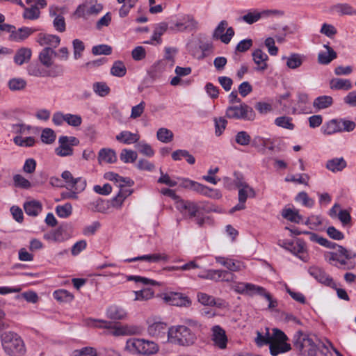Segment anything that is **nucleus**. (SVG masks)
I'll list each match as a JSON object with an SVG mask.
<instances>
[{"instance_id": "6e6d98bb", "label": "nucleus", "mask_w": 356, "mask_h": 356, "mask_svg": "<svg viewBox=\"0 0 356 356\" xmlns=\"http://www.w3.org/2000/svg\"><path fill=\"white\" fill-rule=\"evenodd\" d=\"M235 141L240 145L247 146L251 141V137L246 131H241L236 134Z\"/></svg>"}, {"instance_id": "c756f323", "label": "nucleus", "mask_w": 356, "mask_h": 356, "mask_svg": "<svg viewBox=\"0 0 356 356\" xmlns=\"http://www.w3.org/2000/svg\"><path fill=\"white\" fill-rule=\"evenodd\" d=\"M117 161V156L114 150L109 148H103L100 149L98 154V161L99 163H113Z\"/></svg>"}, {"instance_id": "f704fd0d", "label": "nucleus", "mask_w": 356, "mask_h": 356, "mask_svg": "<svg viewBox=\"0 0 356 356\" xmlns=\"http://www.w3.org/2000/svg\"><path fill=\"white\" fill-rule=\"evenodd\" d=\"M69 237V234L63 227H58L57 229L45 236L47 239L54 242H63L68 239Z\"/></svg>"}, {"instance_id": "864d4df0", "label": "nucleus", "mask_w": 356, "mask_h": 356, "mask_svg": "<svg viewBox=\"0 0 356 356\" xmlns=\"http://www.w3.org/2000/svg\"><path fill=\"white\" fill-rule=\"evenodd\" d=\"M275 124L280 127L292 130L294 124L291 122V118L287 116H282L275 120Z\"/></svg>"}, {"instance_id": "58836bf2", "label": "nucleus", "mask_w": 356, "mask_h": 356, "mask_svg": "<svg viewBox=\"0 0 356 356\" xmlns=\"http://www.w3.org/2000/svg\"><path fill=\"white\" fill-rule=\"evenodd\" d=\"M333 104V99L331 96L323 95L316 98L313 102L314 108L321 110L331 106Z\"/></svg>"}, {"instance_id": "052dcab7", "label": "nucleus", "mask_w": 356, "mask_h": 356, "mask_svg": "<svg viewBox=\"0 0 356 356\" xmlns=\"http://www.w3.org/2000/svg\"><path fill=\"white\" fill-rule=\"evenodd\" d=\"M14 143L21 147H31L35 143V139L33 137L22 138L17 136L13 139Z\"/></svg>"}, {"instance_id": "2f4dec72", "label": "nucleus", "mask_w": 356, "mask_h": 356, "mask_svg": "<svg viewBox=\"0 0 356 356\" xmlns=\"http://www.w3.org/2000/svg\"><path fill=\"white\" fill-rule=\"evenodd\" d=\"M252 57L258 70H265L267 68L266 60L268 57L266 53L258 49L253 51Z\"/></svg>"}, {"instance_id": "4d7b16f0", "label": "nucleus", "mask_w": 356, "mask_h": 356, "mask_svg": "<svg viewBox=\"0 0 356 356\" xmlns=\"http://www.w3.org/2000/svg\"><path fill=\"white\" fill-rule=\"evenodd\" d=\"M56 139V134L54 131L50 128H45L42 131L41 140L44 143L51 144L54 142Z\"/></svg>"}, {"instance_id": "ea45409f", "label": "nucleus", "mask_w": 356, "mask_h": 356, "mask_svg": "<svg viewBox=\"0 0 356 356\" xmlns=\"http://www.w3.org/2000/svg\"><path fill=\"white\" fill-rule=\"evenodd\" d=\"M331 89L334 90H349L352 88V83L348 79H332L330 82Z\"/></svg>"}, {"instance_id": "13d9d810", "label": "nucleus", "mask_w": 356, "mask_h": 356, "mask_svg": "<svg viewBox=\"0 0 356 356\" xmlns=\"http://www.w3.org/2000/svg\"><path fill=\"white\" fill-rule=\"evenodd\" d=\"M266 332L265 333V334H263L259 332H257V338L255 339V341L259 346H261L266 344H270V343L271 342V338L268 328H266Z\"/></svg>"}, {"instance_id": "0e129e2a", "label": "nucleus", "mask_w": 356, "mask_h": 356, "mask_svg": "<svg viewBox=\"0 0 356 356\" xmlns=\"http://www.w3.org/2000/svg\"><path fill=\"white\" fill-rule=\"evenodd\" d=\"M190 185L193 187L194 191L205 195L210 196V193L213 191L212 189L207 186L193 181H190Z\"/></svg>"}, {"instance_id": "7c9ffc66", "label": "nucleus", "mask_w": 356, "mask_h": 356, "mask_svg": "<svg viewBox=\"0 0 356 356\" xmlns=\"http://www.w3.org/2000/svg\"><path fill=\"white\" fill-rule=\"evenodd\" d=\"M346 166V161L342 157L330 159L325 165L326 168L332 172L342 171Z\"/></svg>"}, {"instance_id": "2eb2a0df", "label": "nucleus", "mask_w": 356, "mask_h": 356, "mask_svg": "<svg viewBox=\"0 0 356 356\" xmlns=\"http://www.w3.org/2000/svg\"><path fill=\"white\" fill-rule=\"evenodd\" d=\"M163 300L169 305L177 307H189L191 301L179 293H169L164 296Z\"/></svg>"}, {"instance_id": "e433bc0d", "label": "nucleus", "mask_w": 356, "mask_h": 356, "mask_svg": "<svg viewBox=\"0 0 356 356\" xmlns=\"http://www.w3.org/2000/svg\"><path fill=\"white\" fill-rule=\"evenodd\" d=\"M140 138L138 134H134L128 131H123L116 136V140L124 144L137 143Z\"/></svg>"}, {"instance_id": "f03ea898", "label": "nucleus", "mask_w": 356, "mask_h": 356, "mask_svg": "<svg viewBox=\"0 0 356 356\" xmlns=\"http://www.w3.org/2000/svg\"><path fill=\"white\" fill-rule=\"evenodd\" d=\"M3 350L8 356H22L26 353V347L21 337L11 331L3 332L0 336Z\"/></svg>"}, {"instance_id": "f257e3e1", "label": "nucleus", "mask_w": 356, "mask_h": 356, "mask_svg": "<svg viewBox=\"0 0 356 356\" xmlns=\"http://www.w3.org/2000/svg\"><path fill=\"white\" fill-rule=\"evenodd\" d=\"M168 341L181 346H190L193 345L196 340V334L186 325H174L168 330Z\"/></svg>"}, {"instance_id": "473e14b6", "label": "nucleus", "mask_w": 356, "mask_h": 356, "mask_svg": "<svg viewBox=\"0 0 356 356\" xmlns=\"http://www.w3.org/2000/svg\"><path fill=\"white\" fill-rule=\"evenodd\" d=\"M104 177L110 181H114L117 187L123 188L125 186H131L134 181L129 178H124L114 172H107L105 174Z\"/></svg>"}, {"instance_id": "423d86ee", "label": "nucleus", "mask_w": 356, "mask_h": 356, "mask_svg": "<svg viewBox=\"0 0 356 356\" xmlns=\"http://www.w3.org/2000/svg\"><path fill=\"white\" fill-rule=\"evenodd\" d=\"M87 326L95 328L107 329V334L115 337L124 336L132 333L131 330L127 325H117L113 323L102 319L88 318L86 320Z\"/></svg>"}, {"instance_id": "bb28decb", "label": "nucleus", "mask_w": 356, "mask_h": 356, "mask_svg": "<svg viewBox=\"0 0 356 356\" xmlns=\"http://www.w3.org/2000/svg\"><path fill=\"white\" fill-rule=\"evenodd\" d=\"M169 259V257L164 253H156L152 254H147L140 257H137L131 259H127L125 260L127 262H133L136 261H146L148 262H159V261H167Z\"/></svg>"}, {"instance_id": "4468645a", "label": "nucleus", "mask_w": 356, "mask_h": 356, "mask_svg": "<svg viewBox=\"0 0 356 356\" xmlns=\"http://www.w3.org/2000/svg\"><path fill=\"white\" fill-rule=\"evenodd\" d=\"M211 340L216 347L225 349L227 347V337L225 331L219 325H215L211 328Z\"/></svg>"}, {"instance_id": "20e7f679", "label": "nucleus", "mask_w": 356, "mask_h": 356, "mask_svg": "<svg viewBox=\"0 0 356 356\" xmlns=\"http://www.w3.org/2000/svg\"><path fill=\"white\" fill-rule=\"evenodd\" d=\"M125 348L132 354L147 356L154 355L159 350V346L155 342L137 338L128 339Z\"/></svg>"}, {"instance_id": "1a4fd4ad", "label": "nucleus", "mask_w": 356, "mask_h": 356, "mask_svg": "<svg viewBox=\"0 0 356 356\" xmlns=\"http://www.w3.org/2000/svg\"><path fill=\"white\" fill-rule=\"evenodd\" d=\"M41 63H32L27 68L29 74L36 77H56L61 76L63 70L61 66L56 65L51 70L44 69Z\"/></svg>"}, {"instance_id": "bf43d9fd", "label": "nucleus", "mask_w": 356, "mask_h": 356, "mask_svg": "<svg viewBox=\"0 0 356 356\" xmlns=\"http://www.w3.org/2000/svg\"><path fill=\"white\" fill-rule=\"evenodd\" d=\"M72 45L74 50V57L76 60H77L81 57L82 53L85 49V45L83 42L79 39L74 40L72 42Z\"/></svg>"}, {"instance_id": "6ab92c4d", "label": "nucleus", "mask_w": 356, "mask_h": 356, "mask_svg": "<svg viewBox=\"0 0 356 356\" xmlns=\"http://www.w3.org/2000/svg\"><path fill=\"white\" fill-rule=\"evenodd\" d=\"M57 53L51 47H44L38 55L40 63L46 68H50L54 64V59Z\"/></svg>"}, {"instance_id": "aec40b11", "label": "nucleus", "mask_w": 356, "mask_h": 356, "mask_svg": "<svg viewBox=\"0 0 356 356\" xmlns=\"http://www.w3.org/2000/svg\"><path fill=\"white\" fill-rule=\"evenodd\" d=\"M36 42L40 46H47V47H51L54 49L59 45L60 39L56 35L39 33L37 36Z\"/></svg>"}, {"instance_id": "4be33fe9", "label": "nucleus", "mask_w": 356, "mask_h": 356, "mask_svg": "<svg viewBox=\"0 0 356 356\" xmlns=\"http://www.w3.org/2000/svg\"><path fill=\"white\" fill-rule=\"evenodd\" d=\"M167 331V324L161 321H156L148 326V334L156 338H163Z\"/></svg>"}, {"instance_id": "5701e85b", "label": "nucleus", "mask_w": 356, "mask_h": 356, "mask_svg": "<svg viewBox=\"0 0 356 356\" xmlns=\"http://www.w3.org/2000/svg\"><path fill=\"white\" fill-rule=\"evenodd\" d=\"M58 10V8L57 7L51 6L49 8V15L51 17H54L53 20V26L54 29L57 31L63 33L66 29L65 20L63 15L57 14Z\"/></svg>"}, {"instance_id": "49530a36", "label": "nucleus", "mask_w": 356, "mask_h": 356, "mask_svg": "<svg viewBox=\"0 0 356 356\" xmlns=\"http://www.w3.org/2000/svg\"><path fill=\"white\" fill-rule=\"evenodd\" d=\"M127 68L124 64L120 61H115L111 68V74L115 76L122 77L126 74Z\"/></svg>"}, {"instance_id": "c03bdc74", "label": "nucleus", "mask_w": 356, "mask_h": 356, "mask_svg": "<svg viewBox=\"0 0 356 356\" xmlns=\"http://www.w3.org/2000/svg\"><path fill=\"white\" fill-rule=\"evenodd\" d=\"M131 194V191L127 188H120L118 195L112 200V206L120 207L125 198Z\"/></svg>"}, {"instance_id": "412c9836", "label": "nucleus", "mask_w": 356, "mask_h": 356, "mask_svg": "<svg viewBox=\"0 0 356 356\" xmlns=\"http://www.w3.org/2000/svg\"><path fill=\"white\" fill-rule=\"evenodd\" d=\"M289 252L305 262L309 260V254L307 251L305 243L300 238H298L296 243H293Z\"/></svg>"}, {"instance_id": "7ed1b4c3", "label": "nucleus", "mask_w": 356, "mask_h": 356, "mask_svg": "<svg viewBox=\"0 0 356 356\" xmlns=\"http://www.w3.org/2000/svg\"><path fill=\"white\" fill-rule=\"evenodd\" d=\"M356 257V253L348 250L341 245H337V249L334 252H327L325 254L326 260L332 265L343 269H351L354 268L352 262L348 263L350 260Z\"/></svg>"}, {"instance_id": "cd10ccee", "label": "nucleus", "mask_w": 356, "mask_h": 356, "mask_svg": "<svg viewBox=\"0 0 356 356\" xmlns=\"http://www.w3.org/2000/svg\"><path fill=\"white\" fill-rule=\"evenodd\" d=\"M330 10L339 15H356V8L346 3H339L333 5Z\"/></svg>"}, {"instance_id": "72a5a7b5", "label": "nucleus", "mask_w": 356, "mask_h": 356, "mask_svg": "<svg viewBox=\"0 0 356 356\" xmlns=\"http://www.w3.org/2000/svg\"><path fill=\"white\" fill-rule=\"evenodd\" d=\"M270 353L273 356L288 352L291 349V345L286 342H270L269 344Z\"/></svg>"}, {"instance_id": "6e6552de", "label": "nucleus", "mask_w": 356, "mask_h": 356, "mask_svg": "<svg viewBox=\"0 0 356 356\" xmlns=\"http://www.w3.org/2000/svg\"><path fill=\"white\" fill-rule=\"evenodd\" d=\"M225 115L229 119L253 120L255 118V113L252 108L244 103L238 106H229Z\"/></svg>"}, {"instance_id": "79ce46f5", "label": "nucleus", "mask_w": 356, "mask_h": 356, "mask_svg": "<svg viewBox=\"0 0 356 356\" xmlns=\"http://www.w3.org/2000/svg\"><path fill=\"white\" fill-rule=\"evenodd\" d=\"M286 65L290 69L299 67L305 60V56L298 54H292L286 58Z\"/></svg>"}, {"instance_id": "338daca9", "label": "nucleus", "mask_w": 356, "mask_h": 356, "mask_svg": "<svg viewBox=\"0 0 356 356\" xmlns=\"http://www.w3.org/2000/svg\"><path fill=\"white\" fill-rule=\"evenodd\" d=\"M112 52V48L106 44H99L95 46L92 49V53L94 55H110Z\"/></svg>"}, {"instance_id": "39448f33", "label": "nucleus", "mask_w": 356, "mask_h": 356, "mask_svg": "<svg viewBox=\"0 0 356 356\" xmlns=\"http://www.w3.org/2000/svg\"><path fill=\"white\" fill-rule=\"evenodd\" d=\"M314 336L298 331L294 335L293 345L305 356H316L318 347L314 340Z\"/></svg>"}, {"instance_id": "9b49d317", "label": "nucleus", "mask_w": 356, "mask_h": 356, "mask_svg": "<svg viewBox=\"0 0 356 356\" xmlns=\"http://www.w3.org/2000/svg\"><path fill=\"white\" fill-rule=\"evenodd\" d=\"M200 277L214 280L216 282H233L235 275L225 270H208L205 275H200Z\"/></svg>"}, {"instance_id": "dca6fc26", "label": "nucleus", "mask_w": 356, "mask_h": 356, "mask_svg": "<svg viewBox=\"0 0 356 356\" xmlns=\"http://www.w3.org/2000/svg\"><path fill=\"white\" fill-rule=\"evenodd\" d=\"M216 261L225 267L232 273L245 268V266L241 261L229 257H216Z\"/></svg>"}, {"instance_id": "680f3d73", "label": "nucleus", "mask_w": 356, "mask_h": 356, "mask_svg": "<svg viewBox=\"0 0 356 356\" xmlns=\"http://www.w3.org/2000/svg\"><path fill=\"white\" fill-rule=\"evenodd\" d=\"M261 15L262 13L257 11L248 12L242 17V19L248 24H252L257 22L261 17Z\"/></svg>"}, {"instance_id": "a878e982", "label": "nucleus", "mask_w": 356, "mask_h": 356, "mask_svg": "<svg viewBox=\"0 0 356 356\" xmlns=\"http://www.w3.org/2000/svg\"><path fill=\"white\" fill-rule=\"evenodd\" d=\"M323 47L326 49V51H321L318 53V62L321 65H328L333 60L337 58V54L328 44H324Z\"/></svg>"}, {"instance_id": "c85d7f7f", "label": "nucleus", "mask_w": 356, "mask_h": 356, "mask_svg": "<svg viewBox=\"0 0 356 356\" xmlns=\"http://www.w3.org/2000/svg\"><path fill=\"white\" fill-rule=\"evenodd\" d=\"M106 316L114 321L124 320L127 317V313L124 308L118 305H112L107 309Z\"/></svg>"}, {"instance_id": "a211bd4d", "label": "nucleus", "mask_w": 356, "mask_h": 356, "mask_svg": "<svg viewBox=\"0 0 356 356\" xmlns=\"http://www.w3.org/2000/svg\"><path fill=\"white\" fill-rule=\"evenodd\" d=\"M232 289L238 293L253 296L263 291V287L251 283L236 282L232 286Z\"/></svg>"}, {"instance_id": "e2e57ef3", "label": "nucleus", "mask_w": 356, "mask_h": 356, "mask_svg": "<svg viewBox=\"0 0 356 356\" xmlns=\"http://www.w3.org/2000/svg\"><path fill=\"white\" fill-rule=\"evenodd\" d=\"M72 211V205L70 203H67L62 206H57L56 211L57 215L60 218H67L71 213Z\"/></svg>"}, {"instance_id": "8fccbe9b", "label": "nucleus", "mask_w": 356, "mask_h": 356, "mask_svg": "<svg viewBox=\"0 0 356 356\" xmlns=\"http://www.w3.org/2000/svg\"><path fill=\"white\" fill-rule=\"evenodd\" d=\"M8 85L12 91L22 90L25 88L26 81L22 78H13L8 81Z\"/></svg>"}, {"instance_id": "603ef678", "label": "nucleus", "mask_w": 356, "mask_h": 356, "mask_svg": "<svg viewBox=\"0 0 356 356\" xmlns=\"http://www.w3.org/2000/svg\"><path fill=\"white\" fill-rule=\"evenodd\" d=\"M248 196L251 197H254L255 196V192L252 187L248 186L247 187L239 188L238 202H245Z\"/></svg>"}, {"instance_id": "ddd939ff", "label": "nucleus", "mask_w": 356, "mask_h": 356, "mask_svg": "<svg viewBox=\"0 0 356 356\" xmlns=\"http://www.w3.org/2000/svg\"><path fill=\"white\" fill-rule=\"evenodd\" d=\"M61 177L67 184L71 189H74L76 191H83L86 186V181L82 177L74 178L72 173L65 170L62 172Z\"/></svg>"}, {"instance_id": "3c124183", "label": "nucleus", "mask_w": 356, "mask_h": 356, "mask_svg": "<svg viewBox=\"0 0 356 356\" xmlns=\"http://www.w3.org/2000/svg\"><path fill=\"white\" fill-rule=\"evenodd\" d=\"M296 201L300 202L306 207L311 208L314 204V200L309 197L306 192H300L295 198Z\"/></svg>"}, {"instance_id": "69168bd1", "label": "nucleus", "mask_w": 356, "mask_h": 356, "mask_svg": "<svg viewBox=\"0 0 356 356\" xmlns=\"http://www.w3.org/2000/svg\"><path fill=\"white\" fill-rule=\"evenodd\" d=\"M13 181L16 187L28 189L31 187L30 181L21 175H15Z\"/></svg>"}, {"instance_id": "5fc2aeb1", "label": "nucleus", "mask_w": 356, "mask_h": 356, "mask_svg": "<svg viewBox=\"0 0 356 356\" xmlns=\"http://www.w3.org/2000/svg\"><path fill=\"white\" fill-rule=\"evenodd\" d=\"M137 153L131 149H124L120 154V159L124 163L134 162L137 159Z\"/></svg>"}, {"instance_id": "a18cd8bd", "label": "nucleus", "mask_w": 356, "mask_h": 356, "mask_svg": "<svg viewBox=\"0 0 356 356\" xmlns=\"http://www.w3.org/2000/svg\"><path fill=\"white\" fill-rule=\"evenodd\" d=\"M134 300L146 301L151 299L154 296V291L150 288H144L138 291H135Z\"/></svg>"}, {"instance_id": "f8f14e48", "label": "nucleus", "mask_w": 356, "mask_h": 356, "mask_svg": "<svg viewBox=\"0 0 356 356\" xmlns=\"http://www.w3.org/2000/svg\"><path fill=\"white\" fill-rule=\"evenodd\" d=\"M227 22L225 20L221 21L218 26L215 29L213 33V38L215 39H220L222 42L228 44L232 37L234 35V31L232 27H229L226 30V33L224 34L223 32L227 26Z\"/></svg>"}, {"instance_id": "393cba45", "label": "nucleus", "mask_w": 356, "mask_h": 356, "mask_svg": "<svg viewBox=\"0 0 356 356\" xmlns=\"http://www.w3.org/2000/svg\"><path fill=\"white\" fill-rule=\"evenodd\" d=\"M35 31V29L29 27H22L17 30L15 27L13 34L9 36V40L15 42H22L32 33Z\"/></svg>"}, {"instance_id": "774afa93", "label": "nucleus", "mask_w": 356, "mask_h": 356, "mask_svg": "<svg viewBox=\"0 0 356 356\" xmlns=\"http://www.w3.org/2000/svg\"><path fill=\"white\" fill-rule=\"evenodd\" d=\"M145 108V102L142 101L138 105L131 108L130 118L136 119L142 115Z\"/></svg>"}, {"instance_id": "0eeeda50", "label": "nucleus", "mask_w": 356, "mask_h": 356, "mask_svg": "<svg viewBox=\"0 0 356 356\" xmlns=\"http://www.w3.org/2000/svg\"><path fill=\"white\" fill-rule=\"evenodd\" d=\"M177 208L186 218H195L196 223L199 226L204 225L205 219L202 217L200 207L195 202L181 200L177 202Z\"/></svg>"}, {"instance_id": "f3484780", "label": "nucleus", "mask_w": 356, "mask_h": 356, "mask_svg": "<svg viewBox=\"0 0 356 356\" xmlns=\"http://www.w3.org/2000/svg\"><path fill=\"white\" fill-rule=\"evenodd\" d=\"M309 273L320 283L330 287L335 286V283L332 278L330 277L322 268L316 266L311 267L309 269Z\"/></svg>"}, {"instance_id": "c9c22d12", "label": "nucleus", "mask_w": 356, "mask_h": 356, "mask_svg": "<svg viewBox=\"0 0 356 356\" xmlns=\"http://www.w3.org/2000/svg\"><path fill=\"white\" fill-rule=\"evenodd\" d=\"M340 123L341 122L339 119H332L330 120L323 126V132L327 135L341 132Z\"/></svg>"}, {"instance_id": "9d476101", "label": "nucleus", "mask_w": 356, "mask_h": 356, "mask_svg": "<svg viewBox=\"0 0 356 356\" xmlns=\"http://www.w3.org/2000/svg\"><path fill=\"white\" fill-rule=\"evenodd\" d=\"M60 145L56 148L55 152L60 156H71L73 154V149L71 146H76L79 140L74 136H60L58 139Z\"/></svg>"}, {"instance_id": "37998d69", "label": "nucleus", "mask_w": 356, "mask_h": 356, "mask_svg": "<svg viewBox=\"0 0 356 356\" xmlns=\"http://www.w3.org/2000/svg\"><path fill=\"white\" fill-rule=\"evenodd\" d=\"M168 29V25L166 22H161L155 26L152 40L156 41L158 44L161 43V35Z\"/></svg>"}, {"instance_id": "4c0bfd02", "label": "nucleus", "mask_w": 356, "mask_h": 356, "mask_svg": "<svg viewBox=\"0 0 356 356\" xmlns=\"http://www.w3.org/2000/svg\"><path fill=\"white\" fill-rule=\"evenodd\" d=\"M24 209L27 215L36 216L42 211V204L38 201L32 200L25 202Z\"/></svg>"}, {"instance_id": "b1692460", "label": "nucleus", "mask_w": 356, "mask_h": 356, "mask_svg": "<svg viewBox=\"0 0 356 356\" xmlns=\"http://www.w3.org/2000/svg\"><path fill=\"white\" fill-rule=\"evenodd\" d=\"M32 51L28 47H21L17 49L13 57L14 62L17 65H22L31 60Z\"/></svg>"}, {"instance_id": "a19ab883", "label": "nucleus", "mask_w": 356, "mask_h": 356, "mask_svg": "<svg viewBox=\"0 0 356 356\" xmlns=\"http://www.w3.org/2000/svg\"><path fill=\"white\" fill-rule=\"evenodd\" d=\"M282 216L284 218L296 223H299L302 219L298 210L290 208L284 209L282 211Z\"/></svg>"}, {"instance_id": "09e8293b", "label": "nucleus", "mask_w": 356, "mask_h": 356, "mask_svg": "<svg viewBox=\"0 0 356 356\" xmlns=\"http://www.w3.org/2000/svg\"><path fill=\"white\" fill-rule=\"evenodd\" d=\"M54 297L59 302H70L74 299V296L65 289L57 290L54 293Z\"/></svg>"}, {"instance_id": "de8ad7c7", "label": "nucleus", "mask_w": 356, "mask_h": 356, "mask_svg": "<svg viewBox=\"0 0 356 356\" xmlns=\"http://www.w3.org/2000/svg\"><path fill=\"white\" fill-rule=\"evenodd\" d=\"M157 139L165 143L171 142L173 140V133L168 129L160 128L156 134Z\"/></svg>"}]
</instances>
